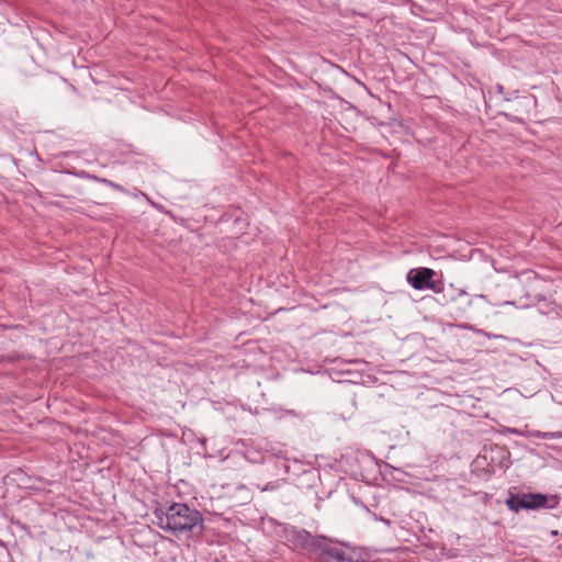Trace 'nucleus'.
Wrapping results in <instances>:
<instances>
[{"label": "nucleus", "mask_w": 562, "mask_h": 562, "mask_svg": "<svg viewBox=\"0 0 562 562\" xmlns=\"http://www.w3.org/2000/svg\"><path fill=\"white\" fill-rule=\"evenodd\" d=\"M458 295L461 296V297H465L467 299V305L465 306H458L457 307V311L461 315L465 316L467 318H469L471 315L476 313L475 308L473 307L474 302L476 300L485 299V295H482V294L481 295H475L473 297H470L464 290H459Z\"/></svg>", "instance_id": "nucleus-7"}, {"label": "nucleus", "mask_w": 562, "mask_h": 562, "mask_svg": "<svg viewBox=\"0 0 562 562\" xmlns=\"http://www.w3.org/2000/svg\"><path fill=\"white\" fill-rule=\"evenodd\" d=\"M338 544L341 546L333 538L321 536L314 551L318 557V562H345L346 550Z\"/></svg>", "instance_id": "nucleus-6"}, {"label": "nucleus", "mask_w": 562, "mask_h": 562, "mask_svg": "<svg viewBox=\"0 0 562 562\" xmlns=\"http://www.w3.org/2000/svg\"><path fill=\"white\" fill-rule=\"evenodd\" d=\"M276 467L277 468H283L285 471H288V464H286V461L285 460H278L276 461Z\"/></svg>", "instance_id": "nucleus-12"}, {"label": "nucleus", "mask_w": 562, "mask_h": 562, "mask_svg": "<svg viewBox=\"0 0 562 562\" xmlns=\"http://www.w3.org/2000/svg\"><path fill=\"white\" fill-rule=\"evenodd\" d=\"M514 121H516V122H521L522 120H521V119H517V117H515V119H514Z\"/></svg>", "instance_id": "nucleus-13"}, {"label": "nucleus", "mask_w": 562, "mask_h": 562, "mask_svg": "<svg viewBox=\"0 0 562 562\" xmlns=\"http://www.w3.org/2000/svg\"><path fill=\"white\" fill-rule=\"evenodd\" d=\"M282 481L283 480H277V481L268 482L265 485L257 484V488H259L262 492H272V491L278 490L281 486Z\"/></svg>", "instance_id": "nucleus-10"}, {"label": "nucleus", "mask_w": 562, "mask_h": 562, "mask_svg": "<svg viewBox=\"0 0 562 562\" xmlns=\"http://www.w3.org/2000/svg\"><path fill=\"white\" fill-rule=\"evenodd\" d=\"M43 193L46 195L58 196L64 199H74L82 194L80 186L74 183L66 177H57L56 179L42 183Z\"/></svg>", "instance_id": "nucleus-5"}, {"label": "nucleus", "mask_w": 562, "mask_h": 562, "mask_svg": "<svg viewBox=\"0 0 562 562\" xmlns=\"http://www.w3.org/2000/svg\"><path fill=\"white\" fill-rule=\"evenodd\" d=\"M435 274L430 268H413L407 272L406 280L415 290H431L439 294L445 291V283L441 280H434Z\"/></svg>", "instance_id": "nucleus-3"}, {"label": "nucleus", "mask_w": 562, "mask_h": 562, "mask_svg": "<svg viewBox=\"0 0 562 562\" xmlns=\"http://www.w3.org/2000/svg\"><path fill=\"white\" fill-rule=\"evenodd\" d=\"M560 503V496L542 493H510L505 504L509 510L518 513L522 509L535 510L539 508H557Z\"/></svg>", "instance_id": "nucleus-2"}, {"label": "nucleus", "mask_w": 562, "mask_h": 562, "mask_svg": "<svg viewBox=\"0 0 562 562\" xmlns=\"http://www.w3.org/2000/svg\"><path fill=\"white\" fill-rule=\"evenodd\" d=\"M79 177H82V178H89V179H92L94 181H98V182H101L116 191H120V192H124L126 193V189L124 187H122L121 184L112 181V180H109V179H105V178H100L98 176H94V175H90L88 173L87 171H80L79 173H77Z\"/></svg>", "instance_id": "nucleus-9"}, {"label": "nucleus", "mask_w": 562, "mask_h": 562, "mask_svg": "<svg viewBox=\"0 0 562 562\" xmlns=\"http://www.w3.org/2000/svg\"><path fill=\"white\" fill-rule=\"evenodd\" d=\"M283 538L294 548L304 550L308 553H314L321 536H313L307 530L295 526H286L283 529Z\"/></svg>", "instance_id": "nucleus-4"}, {"label": "nucleus", "mask_w": 562, "mask_h": 562, "mask_svg": "<svg viewBox=\"0 0 562 562\" xmlns=\"http://www.w3.org/2000/svg\"><path fill=\"white\" fill-rule=\"evenodd\" d=\"M154 515L157 526L173 535L195 530L200 533L203 529L201 513L187 504L173 503L167 509L156 508Z\"/></svg>", "instance_id": "nucleus-1"}, {"label": "nucleus", "mask_w": 562, "mask_h": 562, "mask_svg": "<svg viewBox=\"0 0 562 562\" xmlns=\"http://www.w3.org/2000/svg\"><path fill=\"white\" fill-rule=\"evenodd\" d=\"M533 436L536 438H541V439H547V438H553L554 437V434L552 432H541V431H536L533 434Z\"/></svg>", "instance_id": "nucleus-11"}, {"label": "nucleus", "mask_w": 562, "mask_h": 562, "mask_svg": "<svg viewBox=\"0 0 562 562\" xmlns=\"http://www.w3.org/2000/svg\"><path fill=\"white\" fill-rule=\"evenodd\" d=\"M341 547L348 549L345 554V562H370L367 553L355 548L351 549L347 543H341Z\"/></svg>", "instance_id": "nucleus-8"}]
</instances>
